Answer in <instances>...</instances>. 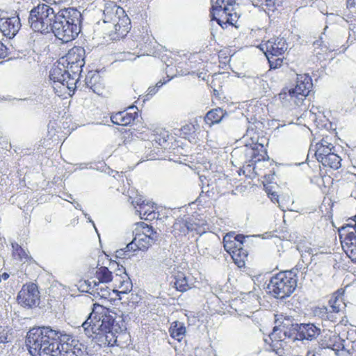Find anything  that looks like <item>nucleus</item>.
<instances>
[{"mask_svg":"<svg viewBox=\"0 0 356 356\" xmlns=\"http://www.w3.org/2000/svg\"><path fill=\"white\" fill-rule=\"evenodd\" d=\"M93 311L82 323L85 334L101 347L122 346V340L128 338L122 321L117 322L110 312L102 307Z\"/></svg>","mask_w":356,"mask_h":356,"instance_id":"obj_1","label":"nucleus"},{"mask_svg":"<svg viewBox=\"0 0 356 356\" xmlns=\"http://www.w3.org/2000/svg\"><path fill=\"white\" fill-rule=\"evenodd\" d=\"M57 15H63L65 17L60 19V29L63 32L60 35H58L57 32H51L54 35L60 40L63 42H68L75 39L81 32L82 24V15L79 10L74 8H67L60 9L58 8ZM58 21V19H56Z\"/></svg>","mask_w":356,"mask_h":356,"instance_id":"obj_2","label":"nucleus"},{"mask_svg":"<svg viewBox=\"0 0 356 356\" xmlns=\"http://www.w3.org/2000/svg\"><path fill=\"white\" fill-rule=\"evenodd\" d=\"M297 286V279L292 271L280 272L273 277L268 285L269 292L277 299L290 296Z\"/></svg>","mask_w":356,"mask_h":356,"instance_id":"obj_3","label":"nucleus"},{"mask_svg":"<svg viewBox=\"0 0 356 356\" xmlns=\"http://www.w3.org/2000/svg\"><path fill=\"white\" fill-rule=\"evenodd\" d=\"M211 19L224 28L227 24L237 27L239 15L236 12L235 0H217L213 6Z\"/></svg>","mask_w":356,"mask_h":356,"instance_id":"obj_4","label":"nucleus"},{"mask_svg":"<svg viewBox=\"0 0 356 356\" xmlns=\"http://www.w3.org/2000/svg\"><path fill=\"white\" fill-rule=\"evenodd\" d=\"M49 79L53 81V88L56 92H58V89L61 92L63 88L74 91L79 80L60 60L51 69Z\"/></svg>","mask_w":356,"mask_h":356,"instance_id":"obj_5","label":"nucleus"},{"mask_svg":"<svg viewBox=\"0 0 356 356\" xmlns=\"http://www.w3.org/2000/svg\"><path fill=\"white\" fill-rule=\"evenodd\" d=\"M312 88V82L310 76L306 74H297L295 87L286 88L284 92L280 95V98H286V100L293 102L296 105L299 106L302 104Z\"/></svg>","mask_w":356,"mask_h":356,"instance_id":"obj_6","label":"nucleus"},{"mask_svg":"<svg viewBox=\"0 0 356 356\" xmlns=\"http://www.w3.org/2000/svg\"><path fill=\"white\" fill-rule=\"evenodd\" d=\"M252 130H250L248 128L245 136H250L252 143L245 144L243 149L246 158L245 163H248V166H251L257 162L268 160L269 159L264 146L257 142V136H252Z\"/></svg>","mask_w":356,"mask_h":356,"instance_id":"obj_7","label":"nucleus"},{"mask_svg":"<svg viewBox=\"0 0 356 356\" xmlns=\"http://www.w3.org/2000/svg\"><path fill=\"white\" fill-rule=\"evenodd\" d=\"M49 332V327H33L27 332L26 343L31 355L40 356L44 342H48Z\"/></svg>","mask_w":356,"mask_h":356,"instance_id":"obj_8","label":"nucleus"},{"mask_svg":"<svg viewBox=\"0 0 356 356\" xmlns=\"http://www.w3.org/2000/svg\"><path fill=\"white\" fill-rule=\"evenodd\" d=\"M59 60L79 79L85 65V49L81 47H74Z\"/></svg>","mask_w":356,"mask_h":356,"instance_id":"obj_9","label":"nucleus"},{"mask_svg":"<svg viewBox=\"0 0 356 356\" xmlns=\"http://www.w3.org/2000/svg\"><path fill=\"white\" fill-rule=\"evenodd\" d=\"M275 326L273 329H277V332L282 333L284 338L293 339L300 325L295 322L294 318L283 314H277L275 315Z\"/></svg>","mask_w":356,"mask_h":356,"instance_id":"obj_10","label":"nucleus"},{"mask_svg":"<svg viewBox=\"0 0 356 356\" xmlns=\"http://www.w3.org/2000/svg\"><path fill=\"white\" fill-rule=\"evenodd\" d=\"M261 50L264 51L270 64L273 67L272 60L273 56L282 55L288 49V44L284 38H273L265 44H261Z\"/></svg>","mask_w":356,"mask_h":356,"instance_id":"obj_11","label":"nucleus"},{"mask_svg":"<svg viewBox=\"0 0 356 356\" xmlns=\"http://www.w3.org/2000/svg\"><path fill=\"white\" fill-rule=\"evenodd\" d=\"M19 304L31 308L39 303V291L35 284L23 285L17 295Z\"/></svg>","mask_w":356,"mask_h":356,"instance_id":"obj_12","label":"nucleus"},{"mask_svg":"<svg viewBox=\"0 0 356 356\" xmlns=\"http://www.w3.org/2000/svg\"><path fill=\"white\" fill-rule=\"evenodd\" d=\"M20 19L18 15L0 17V31L8 38H14L21 28Z\"/></svg>","mask_w":356,"mask_h":356,"instance_id":"obj_13","label":"nucleus"},{"mask_svg":"<svg viewBox=\"0 0 356 356\" xmlns=\"http://www.w3.org/2000/svg\"><path fill=\"white\" fill-rule=\"evenodd\" d=\"M131 203L136 209V212L139 213L141 219L152 220L159 218V213L155 211L156 207L153 202H145V200L140 199L136 201H132Z\"/></svg>","mask_w":356,"mask_h":356,"instance_id":"obj_14","label":"nucleus"},{"mask_svg":"<svg viewBox=\"0 0 356 356\" xmlns=\"http://www.w3.org/2000/svg\"><path fill=\"white\" fill-rule=\"evenodd\" d=\"M49 339L44 342L40 356H60L61 350L59 348L58 335L56 330L50 328Z\"/></svg>","mask_w":356,"mask_h":356,"instance_id":"obj_15","label":"nucleus"},{"mask_svg":"<svg viewBox=\"0 0 356 356\" xmlns=\"http://www.w3.org/2000/svg\"><path fill=\"white\" fill-rule=\"evenodd\" d=\"M321 334V329L314 323H300L293 339L312 341Z\"/></svg>","mask_w":356,"mask_h":356,"instance_id":"obj_16","label":"nucleus"},{"mask_svg":"<svg viewBox=\"0 0 356 356\" xmlns=\"http://www.w3.org/2000/svg\"><path fill=\"white\" fill-rule=\"evenodd\" d=\"M136 110L137 108L136 106H130L126 111L112 114L111 120L115 124L127 126L138 117Z\"/></svg>","mask_w":356,"mask_h":356,"instance_id":"obj_17","label":"nucleus"},{"mask_svg":"<svg viewBox=\"0 0 356 356\" xmlns=\"http://www.w3.org/2000/svg\"><path fill=\"white\" fill-rule=\"evenodd\" d=\"M286 339L287 338H284L282 333L278 332L277 329H273L268 338L264 339V341L266 343L269 344L270 350L277 355H282L286 345V341H285Z\"/></svg>","mask_w":356,"mask_h":356,"instance_id":"obj_18","label":"nucleus"},{"mask_svg":"<svg viewBox=\"0 0 356 356\" xmlns=\"http://www.w3.org/2000/svg\"><path fill=\"white\" fill-rule=\"evenodd\" d=\"M172 228L175 236H185L189 232H197V223L193 222L190 218L177 219Z\"/></svg>","mask_w":356,"mask_h":356,"instance_id":"obj_19","label":"nucleus"},{"mask_svg":"<svg viewBox=\"0 0 356 356\" xmlns=\"http://www.w3.org/2000/svg\"><path fill=\"white\" fill-rule=\"evenodd\" d=\"M245 236L242 234H235L234 232L227 234L223 238L225 250L230 254L240 245H243Z\"/></svg>","mask_w":356,"mask_h":356,"instance_id":"obj_20","label":"nucleus"},{"mask_svg":"<svg viewBox=\"0 0 356 356\" xmlns=\"http://www.w3.org/2000/svg\"><path fill=\"white\" fill-rule=\"evenodd\" d=\"M341 244L347 255L356 263V232L348 233Z\"/></svg>","mask_w":356,"mask_h":356,"instance_id":"obj_21","label":"nucleus"},{"mask_svg":"<svg viewBox=\"0 0 356 356\" xmlns=\"http://www.w3.org/2000/svg\"><path fill=\"white\" fill-rule=\"evenodd\" d=\"M314 151L316 159L321 162L323 157H327L335 152V147L325 138L316 144Z\"/></svg>","mask_w":356,"mask_h":356,"instance_id":"obj_22","label":"nucleus"},{"mask_svg":"<svg viewBox=\"0 0 356 356\" xmlns=\"http://www.w3.org/2000/svg\"><path fill=\"white\" fill-rule=\"evenodd\" d=\"M188 277L184 273L178 272L174 275L173 284L176 289L181 292L187 291L192 288V284L188 282Z\"/></svg>","mask_w":356,"mask_h":356,"instance_id":"obj_23","label":"nucleus"},{"mask_svg":"<svg viewBox=\"0 0 356 356\" xmlns=\"http://www.w3.org/2000/svg\"><path fill=\"white\" fill-rule=\"evenodd\" d=\"M74 345L71 348H67L65 350L63 356H92L87 350V347L79 342L74 341Z\"/></svg>","mask_w":356,"mask_h":356,"instance_id":"obj_24","label":"nucleus"},{"mask_svg":"<svg viewBox=\"0 0 356 356\" xmlns=\"http://www.w3.org/2000/svg\"><path fill=\"white\" fill-rule=\"evenodd\" d=\"M226 115V113L220 108L209 111L204 117V121L209 126L220 122Z\"/></svg>","mask_w":356,"mask_h":356,"instance_id":"obj_25","label":"nucleus"},{"mask_svg":"<svg viewBox=\"0 0 356 356\" xmlns=\"http://www.w3.org/2000/svg\"><path fill=\"white\" fill-rule=\"evenodd\" d=\"M170 336L180 341L186 334V327L184 323L179 321L173 322L169 329Z\"/></svg>","mask_w":356,"mask_h":356,"instance_id":"obj_26","label":"nucleus"},{"mask_svg":"<svg viewBox=\"0 0 356 356\" xmlns=\"http://www.w3.org/2000/svg\"><path fill=\"white\" fill-rule=\"evenodd\" d=\"M88 286L93 293L102 298H107L110 296V291L107 286H103L101 282H97L95 280L88 282Z\"/></svg>","mask_w":356,"mask_h":356,"instance_id":"obj_27","label":"nucleus"},{"mask_svg":"<svg viewBox=\"0 0 356 356\" xmlns=\"http://www.w3.org/2000/svg\"><path fill=\"white\" fill-rule=\"evenodd\" d=\"M136 231L138 232L143 235H147V238L149 237L150 240H152L154 242H156L159 237V234L156 230H154L152 226H149L143 222L138 224V227L136 229Z\"/></svg>","mask_w":356,"mask_h":356,"instance_id":"obj_28","label":"nucleus"},{"mask_svg":"<svg viewBox=\"0 0 356 356\" xmlns=\"http://www.w3.org/2000/svg\"><path fill=\"white\" fill-rule=\"evenodd\" d=\"M341 157L334 152L327 157H323L320 163H321L325 167H328L333 170H337L341 165Z\"/></svg>","mask_w":356,"mask_h":356,"instance_id":"obj_29","label":"nucleus"},{"mask_svg":"<svg viewBox=\"0 0 356 356\" xmlns=\"http://www.w3.org/2000/svg\"><path fill=\"white\" fill-rule=\"evenodd\" d=\"M169 137L168 132L163 129H156L153 131L149 140L152 144L156 143L160 146L164 145L167 143Z\"/></svg>","mask_w":356,"mask_h":356,"instance_id":"obj_30","label":"nucleus"},{"mask_svg":"<svg viewBox=\"0 0 356 356\" xmlns=\"http://www.w3.org/2000/svg\"><path fill=\"white\" fill-rule=\"evenodd\" d=\"M56 333L58 335V341H59V348L61 352H65L67 348H71L74 345V342L78 341L72 335L63 334L60 331H56Z\"/></svg>","mask_w":356,"mask_h":356,"instance_id":"obj_31","label":"nucleus"},{"mask_svg":"<svg viewBox=\"0 0 356 356\" xmlns=\"http://www.w3.org/2000/svg\"><path fill=\"white\" fill-rule=\"evenodd\" d=\"M327 29V26H325V27L324 28V31L321 34L318 39L313 42V46L314 47L315 51H316L317 49H320V51L316 52V55H321L333 51L332 49L330 48L325 43V31Z\"/></svg>","mask_w":356,"mask_h":356,"instance_id":"obj_32","label":"nucleus"},{"mask_svg":"<svg viewBox=\"0 0 356 356\" xmlns=\"http://www.w3.org/2000/svg\"><path fill=\"white\" fill-rule=\"evenodd\" d=\"M134 242L137 243L138 248L140 250H145L152 246L155 242L147 238V235H143L136 231Z\"/></svg>","mask_w":356,"mask_h":356,"instance_id":"obj_33","label":"nucleus"},{"mask_svg":"<svg viewBox=\"0 0 356 356\" xmlns=\"http://www.w3.org/2000/svg\"><path fill=\"white\" fill-rule=\"evenodd\" d=\"M120 272H123L125 274L124 277H118V274H116V281H118L120 284L119 288L121 289L119 291L120 293H127L132 289V283L130 279L127 277V275L125 273L124 268L122 266V269H118Z\"/></svg>","mask_w":356,"mask_h":356,"instance_id":"obj_34","label":"nucleus"},{"mask_svg":"<svg viewBox=\"0 0 356 356\" xmlns=\"http://www.w3.org/2000/svg\"><path fill=\"white\" fill-rule=\"evenodd\" d=\"M96 277L99 280L98 282L105 284L113 280L112 273L107 267L102 266L96 271Z\"/></svg>","mask_w":356,"mask_h":356,"instance_id":"obj_35","label":"nucleus"},{"mask_svg":"<svg viewBox=\"0 0 356 356\" xmlns=\"http://www.w3.org/2000/svg\"><path fill=\"white\" fill-rule=\"evenodd\" d=\"M234 262L238 266L244 265L245 259L248 257L247 251L240 245L236 250L230 254Z\"/></svg>","mask_w":356,"mask_h":356,"instance_id":"obj_36","label":"nucleus"},{"mask_svg":"<svg viewBox=\"0 0 356 356\" xmlns=\"http://www.w3.org/2000/svg\"><path fill=\"white\" fill-rule=\"evenodd\" d=\"M13 339V330L8 326L0 325V344L10 343Z\"/></svg>","mask_w":356,"mask_h":356,"instance_id":"obj_37","label":"nucleus"},{"mask_svg":"<svg viewBox=\"0 0 356 356\" xmlns=\"http://www.w3.org/2000/svg\"><path fill=\"white\" fill-rule=\"evenodd\" d=\"M297 250L300 253L302 260L306 257V254L314 255L316 254V250L310 247L309 244L307 243H299L297 245Z\"/></svg>","mask_w":356,"mask_h":356,"instance_id":"obj_38","label":"nucleus"},{"mask_svg":"<svg viewBox=\"0 0 356 356\" xmlns=\"http://www.w3.org/2000/svg\"><path fill=\"white\" fill-rule=\"evenodd\" d=\"M101 81V76L97 72H89L86 75L85 82L87 88L90 89L92 86L95 85L97 81Z\"/></svg>","mask_w":356,"mask_h":356,"instance_id":"obj_39","label":"nucleus"},{"mask_svg":"<svg viewBox=\"0 0 356 356\" xmlns=\"http://www.w3.org/2000/svg\"><path fill=\"white\" fill-rule=\"evenodd\" d=\"M259 7L268 15L276 9L275 0H260Z\"/></svg>","mask_w":356,"mask_h":356,"instance_id":"obj_40","label":"nucleus"},{"mask_svg":"<svg viewBox=\"0 0 356 356\" xmlns=\"http://www.w3.org/2000/svg\"><path fill=\"white\" fill-rule=\"evenodd\" d=\"M137 250H139L138 248L137 243L134 242V238L132 240L131 242H130L129 244L127 245L126 248H124V250L121 249L118 251H117V253L118 254V257L123 256L124 257H129L130 255L129 254V252L131 251H136Z\"/></svg>","mask_w":356,"mask_h":356,"instance_id":"obj_41","label":"nucleus"},{"mask_svg":"<svg viewBox=\"0 0 356 356\" xmlns=\"http://www.w3.org/2000/svg\"><path fill=\"white\" fill-rule=\"evenodd\" d=\"M343 305L342 302V298L339 296H333L329 300V309L333 310L335 312H339L341 310V306Z\"/></svg>","mask_w":356,"mask_h":356,"instance_id":"obj_42","label":"nucleus"},{"mask_svg":"<svg viewBox=\"0 0 356 356\" xmlns=\"http://www.w3.org/2000/svg\"><path fill=\"white\" fill-rule=\"evenodd\" d=\"M195 128L194 125L191 124H186L183 126L180 129V135L184 138H186L192 134L195 133Z\"/></svg>","mask_w":356,"mask_h":356,"instance_id":"obj_43","label":"nucleus"},{"mask_svg":"<svg viewBox=\"0 0 356 356\" xmlns=\"http://www.w3.org/2000/svg\"><path fill=\"white\" fill-rule=\"evenodd\" d=\"M327 15V24H333V23H341L344 21V18L341 17L339 15H336L334 13H326Z\"/></svg>","mask_w":356,"mask_h":356,"instance_id":"obj_44","label":"nucleus"},{"mask_svg":"<svg viewBox=\"0 0 356 356\" xmlns=\"http://www.w3.org/2000/svg\"><path fill=\"white\" fill-rule=\"evenodd\" d=\"M328 310L329 308L327 307H318L315 309V314L325 321V318L327 316Z\"/></svg>","mask_w":356,"mask_h":356,"instance_id":"obj_45","label":"nucleus"},{"mask_svg":"<svg viewBox=\"0 0 356 356\" xmlns=\"http://www.w3.org/2000/svg\"><path fill=\"white\" fill-rule=\"evenodd\" d=\"M103 89L104 85L102 79L101 81H97V83L95 85L92 86V88H90V90L94 93H96L97 95H100L102 92Z\"/></svg>","mask_w":356,"mask_h":356,"instance_id":"obj_46","label":"nucleus"},{"mask_svg":"<svg viewBox=\"0 0 356 356\" xmlns=\"http://www.w3.org/2000/svg\"><path fill=\"white\" fill-rule=\"evenodd\" d=\"M339 312H335L333 310L329 309L327 316L325 318V321H330L332 323H335L337 321V314Z\"/></svg>","mask_w":356,"mask_h":356,"instance_id":"obj_47","label":"nucleus"},{"mask_svg":"<svg viewBox=\"0 0 356 356\" xmlns=\"http://www.w3.org/2000/svg\"><path fill=\"white\" fill-rule=\"evenodd\" d=\"M121 28H122V26L119 23H118L117 24L115 25V29L116 32L118 33L119 35L123 36L124 35V33H127L128 31L129 26H124V29L122 31H121Z\"/></svg>","mask_w":356,"mask_h":356,"instance_id":"obj_48","label":"nucleus"},{"mask_svg":"<svg viewBox=\"0 0 356 356\" xmlns=\"http://www.w3.org/2000/svg\"><path fill=\"white\" fill-rule=\"evenodd\" d=\"M321 346L324 348H331L333 350L339 351V349H335L334 346H335L331 340V337H330V342L322 341Z\"/></svg>","mask_w":356,"mask_h":356,"instance_id":"obj_49","label":"nucleus"},{"mask_svg":"<svg viewBox=\"0 0 356 356\" xmlns=\"http://www.w3.org/2000/svg\"><path fill=\"white\" fill-rule=\"evenodd\" d=\"M7 47L1 42H0V58H3L7 56Z\"/></svg>","mask_w":356,"mask_h":356,"instance_id":"obj_50","label":"nucleus"},{"mask_svg":"<svg viewBox=\"0 0 356 356\" xmlns=\"http://www.w3.org/2000/svg\"><path fill=\"white\" fill-rule=\"evenodd\" d=\"M126 136L124 134H119L118 136V138L116 140V143L118 146L122 145V143L125 144Z\"/></svg>","mask_w":356,"mask_h":356,"instance_id":"obj_51","label":"nucleus"},{"mask_svg":"<svg viewBox=\"0 0 356 356\" xmlns=\"http://www.w3.org/2000/svg\"><path fill=\"white\" fill-rule=\"evenodd\" d=\"M347 8L350 10L356 8V0H347Z\"/></svg>","mask_w":356,"mask_h":356,"instance_id":"obj_52","label":"nucleus"},{"mask_svg":"<svg viewBox=\"0 0 356 356\" xmlns=\"http://www.w3.org/2000/svg\"><path fill=\"white\" fill-rule=\"evenodd\" d=\"M82 212H83V214L84 215L85 218H87L88 221L89 222H91V223L92 224V226L94 227V228L95 229L96 232H97V228H96V227H95V222H94V221L91 219V218L90 217V216H89L88 213H86L84 211H82Z\"/></svg>","mask_w":356,"mask_h":356,"instance_id":"obj_53","label":"nucleus"},{"mask_svg":"<svg viewBox=\"0 0 356 356\" xmlns=\"http://www.w3.org/2000/svg\"><path fill=\"white\" fill-rule=\"evenodd\" d=\"M158 89L154 86V87H149L148 88V93H147V95H154L156 93Z\"/></svg>","mask_w":356,"mask_h":356,"instance_id":"obj_54","label":"nucleus"},{"mask_svg":"<svg viewBox=\"0 0 356 356\" xmlns=\"http://www.w3.org/2000/svg\"><path fill=\"white\" fill-rule=\"evenodd\" d=\"M170 79H167V80H160L159 81H158L155 86V87L159 89V88H161V86H163L165 83H166L168 81H170Z\"/></svg>","mask_w":356,"mask_h":356,"instance_id":"obj_55","label":"nucleus"},{"mask_svg":"<svg viewBox=\"0 0 356 356\" xmlns=\"http://www.w3.org/2000/svg\"><path fill=\"white\" fill-rule=\"evenodd\" d=\"M12 247L15 252H18L19 250L22 251V248L16 243H12Z\"/></svg>","mask_w":356,"mask_h":356,"instance_id":"obj_56","label":"nucleus"},{"mask_svg":"<svg viewBox=\"0 0 356 356\" xmlns=\"http://www.w3.org/2000/svg\"><path fill=\"white\" fill-rule=\"evenodd\" d=\"M270 199H271V200H272L273 202L276 201V202H278V195H277V193H272L270 194Z\"/></svg>","mask_w":356,"mask_h":356,"instance_id":"obj_57","label":"nucleus"},{"mask_svg":"<svg viewBox=\"0 0 356 356\" xmlns=\"http://www.w3.org/2000/svg\"><path fill=\"white\" fill-rule=\"evenodd\" d=\"M9 277V274L7 273H3V274L0 275V282L3 280H6Z\"/></svg>","mask_w":356,"mask_h":356,"instance_id":"obj_58","label":"nucleus"},{"mask_svg":"<svg viewBox=\"0 0 356 356\" xmlns=\"http://www.w3.org/2000/svg\"><path fill=\"white\" fill-rule=\"evenodd\" d=\"M282 60L280 58H277L275 60V64L274 65L273 62L272 61L273 67L272 68H277L278 65H281Z\"/></svg>","mask_w":356,"mask_h":356,"instance_id":"obj_59","label":"nucleus"},{"mask_svg":"<svg viewBox=\"0 0 356 356\" xmlns=\"http://www.w3.org/2000/svg\"><path fill=\"white\" fill-rule=\"evenodd\" d=\"M134 56V54H131V53L129 52H127V53H125L124 54V58L125 59H127V60H133V57ZM136 58H134V59H135Z\"/></svg>","mask_w":356,"mask_h":356,"instance_id":"obj_60","label":"nucleus"},{"mask_svg":"<svg viewBox=\"0 0 356 356\" xmlns=\"http://www.w3.org/2000/svg\"><path fill=\"white\" fill-rule=\"evenodd\" d=\"M15 253L17 254L20 257H22V255L25 254V252L24 251L23 249H22V251L19 250L18 252H15Z\"/></svg>","mask_w":356,"mask_h":356,"instance_id":"obj_61","label":"nucleus"},{"mask_svg":"<svg viewBox=\"0 0 356 356\" xmlns=\"http://www.w3.org/2000/svg\"><path fill=\"white\" fill-rule=\"evenodd\" d=\"M74 207H75V208H76V209H80V210H81V204H79V203H76V205H75Z\"/></svg>","mask_w":356,"mask_h":356,"instance_id":"obj_62","label":"nucleus"},{"mask_svg":"<svg viewBox=\"0 0 356 356\" xmlns=\"http://www.w3.org/2000/svg\"><path fill=\"white\" fill-rule=\"evenodd\" d=\"M18 101H25V100H27V99H17Z\"/></svg>","mask_w":356,"mask_h":356,"instance_id":"obj_63","label":"nucleus"},{"mask_svg":"<svg viewBox=\"0 0 356 356\" xmlns=\"http://www.w3.org/2000/svg\"><path fill=\"white\" fill-rule=\"evenodd\" d=\"M111 265H113V266H114V265H117V266H118V264H117L116 262H115V263L111 264Z\"/></svg>","mask_w":356,"mask_h":356,"instance_id":"obj_64","label":"nucleus"}]
</instances>
